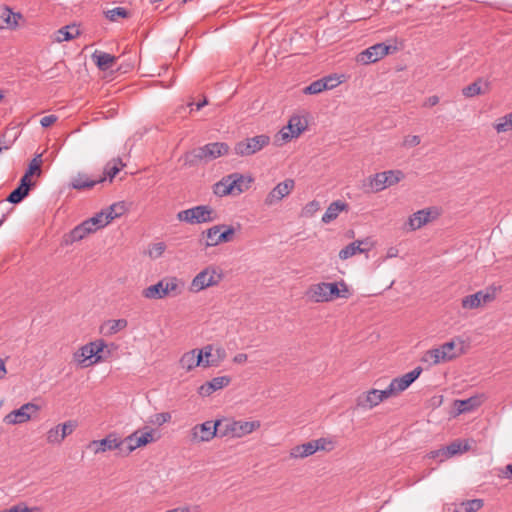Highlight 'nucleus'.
Returning <instances> with one entry per match:
<instances>
[{"label":"nucleus","mask_w":512,"mask_h":512,"mask_svg":"<svg viewBox=\"0 0 512 512\" xmlns=\"http://www.w3.org/2000/svg\"><path fill=\"white\" fill-rule=\"evenodd\" d=\"M185 283L177 277H164L154 285H150L142 291L146 299H163L177 297L184 292Z\"/></svg>","instance_id":"obj_1"},{"label":"nucleus","mask_w":512,"mask_h":512,"mask_svg":"<svg viewBox=\"0 0 512 512\" xmlns=\"http://www.w3.org/2000/svg\"><path fill=\"white\" fill-rule=\"evenodd\" d=\"M229 152L228 144L224 142H214L187 152L184 157V164L192 167L201 161L209 162Z\"/></svg>","instance_id":"obj_2"},{"label":"nucleus","mask_w":512,"mask_h":512,"mask_svg":"<svg viewBox=\"0 0 512 512\" xmlns=\"http://www.w3.org/2000/svg\"><path fill=\"white\" fill-rule=\"evenodd\" d=\"M220 421V436L221 437H233L241 438L249 435L261 427L259 420L254 421H242V420H231L223 419Z\"/></svg>","instance_id":"obj_3"},{"label":"nucleus","mask_w":512,"mask_h":512,"mask_svg":"<svg viewBox=\"0 0 512 512\" xmlns=\"http://www.w3.org/2000/svg\"><path fill=\"white\" fill-rule=\"evenodd\" d=\"M180 222L188 224H202L215 221L218 216L213 208L208 205H199L177 213Z\"/></svg>","instance_id":"obj_4"},{"label":"nucleus","mask_w":512,"mask_h":512,"mask_svg":"<svg viewBox=\"0 0 512 512\" xmlns=\"http://www.w3.org/2000/svg\"><path fill=\"white\" fill-rule=\"evenodd\" d=\"M235 228L233 226L218 224L214 225L202 233V237L206 238L204 246L214 247L222 243L232 242L235 236Z\"/></svg>","instance_id":"obj_5"},{"label":"nucleus","mask_w":512,"mask_h":512,"mask_svg":"<svg viewBox=\"0 0 512 512\" xmlns=\"http://www.w3.org/2000/svg\"><path fill=\"white\" fill-rule=\"evenodd\" d=\"M100 218L101 216H93L76 226L68 234L64 235L63 244L71 245L74 242L84 239L89 234L103 228V222Z\"/></svg>","instance_id":"obj_6"},{"label":"nucleus","mask_w":512,"mask_h":512,"mask_svg":"<svg viewBox=\"0 0 512 512\" xmlns=\"http://www.w3.org/2000/svg\"><path fill=\"white\" fill-rule=\"evenodd\" d=\"M269 143L270 137L268 135H256L237 142L234 146V152L241 157L252 156L267 147Z\"/></svg>","instance_id":"obj_7"},{"label":"nucleus","mask_w":512,"mask_h":512,"mask_svg":"<svg viewBox=\"0 0 512 512\" xmlns=\"http://www.w3.org/2000/svg\"><path fill=\"white\" fill-rule=\"evenodd\" d=\"M221 280V274L212 267H207L199 272L192 280L189 291L198 293L206 288L217 285Z\"/></svg>","instance_id":"obj_8"},{"label":"nucleus","mask_w":512,"mask_h":512,"mask_svg":"<svg viewBox=\"0 0 512 512\" xmlns=\"http://www.w3.org/2000/svg\"><path fill=\"white\" fill-rule=\"evenodd\" d=\"M404 179V173L400 170H389L376 173L370 177L369 185L372 191L379 192L386 187L392 186Z\"/></svg>","instance_id":"obj_9"},{"label":"nucleus","mask_w":512,"mask_h":512,"mask_svg":"<svg viewBox=\"0 0 512 512\" xmlns=\"http://www.w3.org/2000/svg\"><path fill=\"white\" fill-rule=\"evenodd\" d=\"M220 421H206L195 425L190 431L192 442H208L220 434Z\"/></svg>","instance_id":"obj_10"},{"label":"nucleus","mask_w":512,"mask_h":512,"mask_svg":"<svg viewBox=\"0 0 512 512\" xmlns=\"http://www.w3.org/2000/svg\"><path fill=\"white\" fill-rule=\"evenodd\" d=\"M295 188V181L287 178L278 183L265 197L264 205L272 207L279 204L285 197L291 194Z\"/></svg>","instance_id":"obj_11"},{"label":"nucleus","mask_w":512,"mask_h":512,"mask_svg":"<svg viewBox=\"0 0 512 512\" xmlns=\"http://www.w3.org/2000/svg\"><path fill=\"white\" fill-rule=\"evenodd\" d=\"M38 411L39 406L29 402L7 414L4 418V422L11 425L25 423Z\"/></svg>","instance_id":"obj_12"},{"label":"nucleus","mask_w":512,"mask_h":512,"mask_svg":"<svg viewBox=\"0 0 512 512\" xmlns=\"http://www.w3.org/2000/svg\"><path fill=\"white\" fill-rule=\"evenodd\" d=\"M125 441L120 439L115 433L108 434L101 440H93L89 444V448L93 450L95 454L104 453L106 451H112L115 449H122Z\"/></svg>","instance_id":"obj_13"},{"label":"nucleus","mask_w":512,"mask_h":512,"mask_svg":"<svg viewBox=\"0 0 512 512\" xmlns=\"http://www.w3.org/2000/svg\"><path fill=\"white\" fill-rule=\"evenodd\" d=\"M439 216L437 208L431 207L423 210H419L412 214L408 220V226L410 230H417L433 221Z\"/></svg>","instance_id":"obj_14"},{"label":"nucleus","mask_w":512,"mask_h":512,"mask_svg":"<svg viewBox=\"0 0 512 512\" xmlns=\"http://www.w3.org/2000/svg\"><path fill=\"white\" fill-rule=\"evenodd\" d=\"M200 351H202L203 367H216L227 356L226 350L222 346L214 347L209 344Z\"/></svg>","instance_id":"obj_15"},{"label":"nucleus","mask_w":512,"mask_h":512,"mask_svg":"<svg viewBox=\"0 0 512 512\" xmlns=\"http://www.w3.org/2000/svg\"><path fill=\"white\" fill-rule=\"evenodd\" d=\"M123 441H125V444H128L126 452V455H128L135 449L145 446L151 442H154L155 438L153 436L152 430L147 432H140L138 430L132 433L131 435L127 436L125 439H123Z\"/></svg>","instance_id":"obj_16"},{"label":"nucleus","mask_w":512,"mask_h":512,"mask_svg":"<svg viewBox=\"0 0 512 512\" xmlns=\"http://www.w3.org/2000/svg\"><path fill=\"white\" fill-rule=\"evenodd\" d=\"M422 368L416 367L414 370L404 374L401 377L394 378L390 387L396 395L406 390L421 374Z\"/></svg>","instance_id":"obj_17"},{"label":"nucleus","mask_w":512,"mask_h":512,"mask_svg":"<svg viewBox=\"0 0 512 512\" xmlns=\"http://www.w3.org/2000/svg\"><path fill=\"white\" fill-rule=\"evenodd\" d=\"M493 299V293L478 291L475 294L465 296L461 301V305L463 309L471 310L476 309L483 304L491 302Z\"/></svg>","instance_id":"obj_18"},{"label":"nucleus","mask_w":512,"mask_h":512,"mask_svg":"<svg viewBox=\"0 0 512 512\" xmlns=\"http://www.w3.org/2000/svg\"><path fill=\"white\" fill-rule=\"evenodd\" d=\"M464 341L460 338L452 339L439 346L441 353L447 362L452 361L464 353Z\"/></svg>","instance_id":"obj_19"},{"label":"nucleus","mask_w":512,"mask_h":512,"mask_svg":"<svg viewBox=\"0 0 512 512\" xmlns=\"http://www.w3.org/2000/svg\"><path fill=\"white\" fill-rule=\"evenodd\" d=\"M179 365L187 372L191 371L197 366H203L202 351L193 349L184 353L179 360Z\"/></svg>","instance_id":"obj_20"},{"label":"nucleus","mask_w":512,"mask_h":512,"mask_svg":"<svg viewBox=\"0 0 512 512\" xmlns=\"http://www.w3.org/2000/svg\"><path fill=\"white\" fill-rule=\"evenodd\" d=\"M485 396L483 394L474 395L468 399L455 400L453 403L454 408L457 411V415L471 412L481 406L484 402Z\"/></svg>","instance_id":"obj_21"},{"label":"nucleus","mask_w":512,"mask_h":512,"mask_svg":"<svg viewBox=\"0 0 512 512\" xmlns=\"http://www.w3.org/2000/svg\"><path fill=\"white\" fill-rule=\"evenodd\" d=\"M231 382V378L229 376H219L213 378L211 381L204 383L199 388V393L202 396H210L217 390H220L226 386H228Z\"/></svg>","instance_id":"obj_22"},{"label":"nucleus","mask_w":512,"mask_h":512,"mask_svg":"<svg viewBox=\"0 0 512 512\" xmlns=\"http://www.w3.org/2000/svg\"><path fill=\"white\" fill-rule=\"evenodd\" d=\"M306 295L311 301L316 303L329 302L327 282L311 285L308 288Z\"/></svg>","instance_id":"obj_23"},{"label":"nucleus","mask_w":512,"mask_h":512,"mask_svg":"<svg viewBox=\"0 0 512 512\" xmlns=\"http://www.w3.org/2000/svg\"><path fill=\"white\" fill-rule=\"evenodd\" d=\"M22 19L20 13H14L9 7L0 8V29H14L18 26V20Z\"/></svg>","instance_id":"obj_24"},{"label":"nucleus","mask_w":512,"mask_h":512,"mask_svg":"<svg viewBox=\"0 0 512 512\" xmlns=\"http://www.w3.org/2000/svg\"><path fill=\"white\" fill-rule=\"evenodd\" d=\"M126 211V206L123 202L114 203L107 210L97 213L95 216H101L103 228L107 226L113 219L120 217Z\"/></svg>","instance_id":"obj_25"},{"label":"nucleus","mask_w":512,"mask_h":512,"mask_svg":"<svg viewBox=\"0 0 512 512\" xmlns=\"http://www.w3.org/2000/svg\"><path fill=\"white\" fill-rule=\"evenodd\" d=\"M228 178H230L229 182L232 185L231 189L233 195H240L241 193L248 190L250 183L252 182V178H246L240 173H232L228 175Z\"/></svg>","instance_id":"obj_26"},{"label":"nucleus","mask_w":512,"mask_h":512,"mask_svg":"<svg viewBox=\"0 0 512 512\" xmlns=\"http://www.w3.org/2000/svg\"><path fill=\"white\" fill-rule=\"evenodd\" d=\"M357 406L366 409H372L381 403V398L378 396L377 389H371L368 392L362 393L357 397Z\"/></svg>","instance_id":"obj_27"},{"label":"nucleus","mask_w":512,"mask_h":512,"mask_svg":"<svg viewBox=\"0 0 512 512\" xmlns=\"http://www.w3.org/2000/svg\"><path fill=\"white\" fill-rule=\"evenodd\" d=\"M348 209L349 205L347 203L341 200L334 201L328 206L326 212L322 216V222L328 224L335 220L340 212L348 211Z\"/></svg>","instance_id":"obj_28"},{"label":"nucleus","mask_w":512,"mask_h":512,"mask_svg":"<svg viewBox=\"0 0 512 512\" xmlns=\"http://www.w3.org/2000/svg\"><path fill=\"white\" fill-rule=\"evenodd\" d=\"M367 245H368L367 241H360V240L354 241V242L350 243L349 245H347L342 250H340L339 258L342 260H346L358 253H363L369 249L368 247H366Z\"/></svg>","instance_id":"obj_29"},{"label":"nucleus","mask_w":512,"mask_h":512,"mask_svg":"<svg viewBox=\"0 0 512 512\" xmlns=\"http://www.w3.org/2000/svg\"><path fill=\"white\" fill-rule=\"evenodd\" d=\"M105 178L91 179L87 174L79 173L71 181V186L76 190L93 188L97 183L103 182Z\"/></svg>","instance_id":"obj_30"},{"label":"nucleus","mask_w":512,"mask_h":512,"mask_svg":"<svg viewBox=\"0 0 512 512\" xmlns=\"http://www.w3.org/2000/svg\"><path fill=\"white\" fill-rule=\"evenodd\" d=\"M92 59L96 63L97 67L103 71L110 69L117 60L115 56L99 51H95L92 54Z\"/></svg>","instance_id":"obj_31"},{"label":"nucleus","mask_w":512,"mask_h":512,"mask_svg":"<svg viewBox=\"0 0 512 512\" xmlns=\"http://www.w3.org/2000/svg\"><path fill=\"white\" fill-rule=\"evenodd\" d=\"M80 35V30L76 25H67L60 28L54 34V41L61 43L63 41H69L75 39Z\"/></svg>","instance_id":"obj_32"},{"label":"nucleus","mask_w":512,"mask_h":512,"mask_svg":"<svg viewBox=\"0 0 512 512\" xmlns=\"http://www.w3.org/2000/svg\"><path fill=\"white\" fill-rule=\"evenodd\" d=\"M94 352H93V346H90V344H86L83 347H81L75 354L74 358L75 360L82 366L87 367L92 365L91 363L92 358H94Z\"/></svg>","instance_id":"obj_33"},{"label":"nucleus","mask_w":512,"mask_h":512,"mask_svg":"<svg viewBox=\"0 0 512 512\" xmlns=\"http://www.w3.org/2000/svg\"><path fill=\"white\" fill-rule=\"evenodd\" d=\"M328 297L329 301H332L335 298H348L349 289L345 282L341 281L340 283H328Z\"/></svg>","instance_id":"obj_34"},{"label":"nucleus","mask_w":512,"mask_h":512,"mask_svg":"<svg viewBox=\"0 0 512 512\" xmlns=\"http://www.w3.org/2000/svg\"><path fill=\"white\" fill-rule=\"evenodd\" d=\"M488 87L489 84L487 82H483L482 79H477L470 85L464 87L462 93L465 97H474L486 93Z\"/></svg>","instance_id":"obj_35"},{"label":"nucleus","mask_w":512,"mask_h":512,"mask_svg":"<svg viewBox=\"0 0 512 512\" xmlns=\"http://www.w3.org/2000/svg\"><path fill=\"white\" fill-rule=\"evenodd\" d=\"M126 319L109 320L101 326V333L104 335H113L127 327Z\"/></svg>","instance_id":"obj_36"},{"label":"nucleus","mask_w":512,"mask_h":512,"mask_svg":"<svg viewBox=\"0 0 512 512\" xmlns=\"http://www.w3.org/2000/svg\"><path fill=\"white\" fill-rule=\"evenodd\" d=\"M484 505L482 499H471L454 505L453 512H476Z\"/></svg>","instance_id":"obj_37"},{"label":"nucleus","mask_w":512,"mask_h":512,"mask_svg":"<svg viewBox=\"0 0 512 512\" xmlns=\"http://www.w3.org/2000/svg\"><path fill=\"white\" fill-rule=\"evenodd\" d=\"M420 360L421 362L426 363L429 366H434L439 363L447 362L443 357L439 347L424 352Z\"/></svg>","instance_id":"obj_38"},{"label":"nucleus","mask_w":512,"mask_h":512,"mask_svg":"<svg viewBox=\"0 0 512 512\" xmlns=\"http://www.w3.org/2000/svg\"><path fill=\"white\" fill-rule=\"evenodd\" d=\"M314 454L313 444L311 441L294 446L289 453L290 458L303 459Z\"/></svg>","instance_id":"obj_39"},{"label":"nucleus","mask_w":512,"mask_h":512,"mask_svg":"<svg viewBox=\"0 0 512 512\" xmlns=\"http://www.w3.org/2000/svg\"><path fill=\"white\" fill-rule=\"evenodd\" d=\"M374 61H378L385 57L386 55L390 54L392 51L396 49V47H393L391 45H386L384 43H377L371 47H369Z\"/></svg>","instance_id":"obj_40"},{"label":"nucleus","mask_w":512,"mask_h":512,"mask_svg":"<svg viewBox=\"0 0 512 512\" xmlns=\"http://www.w3.org/2000/svg\"><path fill=\"white\" fill-rule=\"evenodd\" d=\"M444 449H445V458H449V457H452L454 455H457L459 453L469 450V445L466 441L462 442L461 440H455L452 443H450L449 445H447L446 447H444Z\"/></svg>","instance_id":"obj_41"},{"label":"nucleus","mask_w":512,"mask_h":512,"mask_svg":"<svg viewBox=\"0 0 512 512\" xmlns=\"http://www.w3.org/2000/svg\"><path fill=\"white\" fill-rule=\"evenodd\" d=\"M230 178L228 175L223 177L219 182L214 185L213 191L217 196L223 197L227 195H233L232 185L230 184Z\"/></svg>","instance_id":"obj_42"},{"label":"nucleus","mask_w":512,"mask_h":512,"mask_svg":"<svg viewBox=\"0 0 512 512\" xmlns=\"http://www.w3.org/2000/svg\"><path fill=\"white\" fill-rule=\"evenodd\" d=\"M335 87V84H327L323 80L319 79L312 82L310 85L304 88L305 94H318L325 90L332 89Z\"/></svg>","instance_id":"obj_43"},{"label":"nucleus","mask_w":512,"mask_h":512,"mask_svg":"<svg viewBox=\"0 0 512 512\" xmlns=\"http://www.w3.org/2000/svg\"><path fill=\"white\" fill-rule=\"evenodd\" d=\"M124 166L122 163V160L120 158L113 159L112 161L108 162L105 169H104V177L108 176L110 181L119 173L120 169Z\"/></svg>","instance_id":"obj_44"},{"label":"nucleus","mask_w":512,"mask_h":512,"mask_svg":"<svg viewBox=\"0 0 512 512\" xmlns=\"http://www.w3.org/2000/svg\"><path fill=\"white\" fill-rule=\"evenodd\" d=\"M498 133L512 131V112L500 117L494 125Z\"/></svg>","instance_id":"obj_45"},{"label":"nucleus","mask_w":512,"mask_h":512,"mask_svg":"<svg viewBox=\"0 0 512 512\" xmlns=\"http://www.w3.org/2000/svg\"><path fill=\"white\" fill-rule=\"evenodd\" d=\"M286 128L293 133L295 137H298L305 130V126L298 116L291 117Z\"/></svg>","instance_id":"obj_46"},{"label":"nucleus","mask_w":512,"mask_h":512,"mask_svg":"<svg viewBox=\"0 0 512 512\" xmlns=\"http://www.w3.org/2000/svg\"><path fill=\"white\" fill-rule=\"evenodd\" d=\"M314 453L317 451H331L334 448V442L327 438L311 440Z\"/></svg>","instance_id":"obj_47"},{"label":"nucleus","mask_w":512,"mask_h":512,"mask_svg":"<svg viewBox=\"0 0 512 512\" xmlns=\"http://www.w3.org/2000/svg\"><path fill=\"white\" fill-rule=\"evenodd\" d=\"M110 21H117L119 18L129 17V12L123 7H116L104 12Z\"/></svg>","instance_id":"obj_48"},{"label":"nucleus","mask_w":512,"mask_h":512,"mask_svg":"<svg viewBox=\"0 0 512 512\" xmlns=\"http://www.w3.org/2000/svg\"><path fill=\"white\" fill-rule=\"evenodd\" d=\"M28 194V190L18 186L9 194V196L7 197V201L13 204H17L20 203Z\"/></svg>","instance_id":"obj_49"},{"label":"nucleus","mask_w":512,"mask_h":512,"mask_svg":"<svg viewBox=\"0 0 512 512\" xmlns=\"http://www.w3.org/2000/svg\"><path fill=\"white\" fill-rule=\"evenodd\" d=\"M41 154L37 155L29 164V167L25 173H27L30 176L37 175L40 176L42 173L41 165H42V159Z\"/></svg>","instance_id":"obj_50"},{"label":"nucleus","mask_w":512,"mask_h":512,"mask_svg":"<svg viewBox=\"0 0 512 512\" xmlns=\"http://www.w3.org/2000/svg\"><path fill=\"white\" fill-rule=\"evenodd\" d=\"M320 208V202L317 200H312L308 202L302 209V216L306 218L312 217L316 212L320 210Z\"/></svg>","instance_id":"obj_51"},{"label":"nucleus","mask_w":512,"mask_h":512,"mask_svg":"<svg viewBox=\"0 0 512 512\" xmlns=\"http://www.w3.org/2000/svg\"><path fill=\"white\" fill-rule=\"evenodd\" d=\"M60 435V428L57 425L47 432L46 440L50 444H60L63 441V438Z\"/></svg>","instance_id":"obj_52"},{"label":"nucleus","mask_w":512,"mask_h":512,"mask_svg":"<svg viewBox=\"0 0 512 512\" xmlns=\"http://www.w3.org/2000/svg\"><path fill=\"white\" fill-rule=\"evenodd\" d=\"M58 427L60 428L61 437L63 440L70 435L77 427V423L75 421L69 420L63 424H58Z\"/></svg>","instance_id":"obj_53"},{"label":"nucleus","mask_w":512,"mask_h":512,"mask_svg":"<svg viewBox=\"0 0 512 512\" xmlns=\"http://www.w3.org/2000/svg\"><path fill=\"white\" fill-rule=\"evenodd\" d=\"M89 344L90 346H93V352L95 356L94 361H91V363H96L101 360L102 356L100 353L103 352L104 348L106 347V343L103 340H97Z\"/></svg>","instance_id":"obj_54"},{"label":"nucleus","mask_w":512,"mask_h":512,"mask_svg":"<svg viewBox=\"0 0 512 512\" xmlns=\"http://www.w3.org/2000/svg\"><path fill=\"white\" fill-rule=\"evenodd\" d=\"M39 507L29 508L25 503H19L1 512H39Z\"/></svg>","instance_id":"obj_55"},{"label":"nucleus","mask_w":512,"mask_h":512,"mask_svg":"<svg viewBox=\"0 0 512 512\" xmlns=\"http://www.w3.org/2000/svg\"><path fill=\"white\" fill-rule=\"evenodd\" d=\"M166 249V245L165 243L163 242H158V243H155L151 246V248L149 249V256L153 259H157L159 258L160 256H162V254L164 253Z\"/></svg>","instance_id":"obj_56"},{"label":"nucleus","mask_w":512,"mask_h":512,"mask_svg":"<svg viewBox=\"0 0 512 512\" xmlns=\"http://www.w3.org/2000/svg\"><path fill=\"white\" fill-rule=\"evenodd\" d=\"M171 420V414L169 412H162L155 414L152 419L151 423L161 426Z\"/></svg>","instance_id":"obj_57"},{"label":"nucleus","mask_w":512,"mask_h":512,"mask_svg":"<svg viewBox=\"0 0 512 512\" xmlns=\"http://www.w3.org/2000/svg\"><path fill=\"white\" fill-rule=\"evenodd\" d=\"M356 60H357V62L365 64V65L375 62L369 48H367L366 50L359 53L357 55Z\"/></svg>","instance_id":"obj_58"},{"label":"nucleus","mask_w":512,"mask_h":512,"mask_svg":"<svg viewBox=\"0 0 512 512\" xmlns=\"http://www.w3.org/2000/svg\"><path fill=\"white\" fill-rule=\"evenodd\" d=\"M421 142L420 137L417 135H411L404 138L403 146L405 147H415L419 145Z\"/></svg>","instance_id":"obj_59"},{"label":"nucleus","mask_w":512,"mask_h":512,"mask_svg":"<svg viewBox=\"0 0 512 512\" xmlns=\"http://www.w3.org/2000/svg\"><path fill=\"white\" fill-rule=\"evenodd\" d=\"M30 177V175L25 173L20 179V184L18 186L30 191V189L35 185V183L30 180Z\"/></svg>","instance_id":"obj_60"},{"label":"nucleus","mask_w":512,"mask_h":512,"mask_svg":"<svg viewBox=\"0 0 512 512\" xmlns=\"http://www.w3.org/2000/svg\"><path fill=\"white\" fill-rule=\"evenodd\" d=\"M293 137H295V135L293 133H291L286 127H284L277 135V140L278 141H283V142H287L289 141L290 139H292Z\"/></svg>","instance_id":"obj_61"},{"label":"nucleus","mask_w":512,"mask_h":512,"mask_svg":"<svg viewBox=\"0 0 512 512\" xmlns=\"http://www.w3.org/2000/svg\"><path fill=\"white\" fill-rule=\"evenodd\" d=\"M57 120H58L57 116L48 115V116H44L41 119L40 123L43 127L48 128V127L52 126Z\"/></svg>","instance_id":"obj_62"},{"label":"nucleus","mask_w":512,"mask_h":512,"mask_svg":"<svg viewBox=\"0 0 512 512\" xmlns=\"http://www.w3.org/2000/svg\"><path fill=\"white\" fill-rule=\"evenodd\" d=\"M395 395L396 394L394 393L390 385L385 390H378V396L379 398H381V402Z\"/></svg>","instance_id":"obj_63"},{"label":"nucleus","mask_w":512,"mask_h":512,"mask_svg":"<svg viewBox=\"0 0 512 512\" xmlns=\"http://www.w3.org/2000/svg\"><path fill=\"white\" fill-rule=\"evenodd\" d=\"M432 459L440 458L443 461L445 458V449L444 447L435 451H431L428 455Z\"/></svg>","instance_id":"obj_64"}]
</instances>
